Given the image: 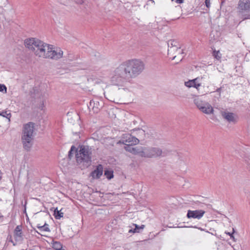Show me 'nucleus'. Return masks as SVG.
<instances>
[{
  "mask_svg": "<svg viewBox=\"0 0 250 250\" xmlns=\"http://www.w3.org/2000/svg\"><path fill=\"white\" fill-rule=\"evenodd\" d=\"M145 67L144 62L140 59H133L124 61L114 70L111 82L114 85L124 86L140 75Z\"/></svg>",
  "mask_w": 250,
  "mask_h": 250,
  "instance_id": "obj_1",
  "label": "nucleus"
},
{
  "mask_svg": "<svg viewBox=\"0 0 250 250\" xmlns=\"http://www.w3.org/2000/svg\"><path fill=\"white\" fill-rule=\"evenodd\" d=\"M49 225L47 223H45L43 226H37V227L41 230L43 231L50 232V229L48 227Z\"/></svg>",
  "mask_w": 250,
  "mask_h": 250,
  "instance_id": "obj_20",
  "label": "nucleus"
},
{
  "mask_svg": "<svg viewBox=\"0 0 250 250\" xmlns=\"http://www.w3.org/2000/svg\"><path fill=\"white\" fill-rule=\"evenodd\" d=\"M34 129V124L32 122L25 124L23 127L21 140L24 148L27 151L30 150L32 146Z\"/></svg>",
  "mask_w": 250,
  "mask_h": 250,
  "instance_id": "obj_3",
  "label": "nucleus"
},
{
  "mask_svg": "<svg viewBox=\"0 0 250 250\" xmlns=\"http://www.w3.org/2000/svg\"><path fill=\"white\" fill-rule=\"evenodd\" d=\"M151 151H152V152L150 154H146L145 153H147V152H141V156H146V157H152L153 155H154L155 153H156V151H155V150L154 148H153L151 150Z\"/></svg>",
  "mask_w": 250,
  "mask_h": 250,
  "instance_id": "obj_24",
  "label": "nucleus"
},
{
  "mask_svg": "<svg viewBox=\"0 0 250 250\" xmlns=\"http://www.w3.org/2000/svg\"><path fill=\"white\" fill-rule=\"evenodd\" d=\"M0 115L8 119L9 121H10V119L11 117V113L10 112H8L7 111H2L1 113H0Z\"/></svg>",
  "mask_w": 250,
  "mask_h": 250,
  "instance_id": "obj_25",
  "label": "nucleus"
},
{
  "mask_svg": "<svg viewBox=\"0 0 250 250\" xmlns=\"http://www.w3.org/2000/svg\"><path fill=\"white\" fill-rule=\"evenodd\" d=\"M53 248L56 250H62V246L60 242L56 241L53 244Z\"/></svg>",
  "mask_w": 250,
  "mask_h": 250,
  "instance_id": "obj_22",
  "label": "nucleus"
},
{
  "mask_svg": "<svg viewBox=\"0 0 250 250\" xmlns=\"http://www.w3.org/2000/svg\"><path fill=\"white\" fill-rule=\"evenodd\" d=\"M238 8L242 11H250V0H239Z\"/></svg>",
  "mask_w": 250,
  "mask_h": 250,
  "instance_id": "obj_11",
  "label": "nucleus"
},
{
  "mask_svg": "<svg viewBox=\"0 0 250 250\" xmlns=\"http://www.w3.org/2000/svg\"><path fill=\"white\" fill-rule=\"evenodd\" d=\"M205 213V211L203 210H188L187 217L188 219L193 218L200 219Z\"/></svg>",
  "mask_w": 250,
  "mask_h": 250,
  "instance_id": "obj_8",
  "label": "nucleus"
},
{
  "mask_svg": "<svg viewBox=\"0 0 250 250\" xmlns=\"http://www.w3.org/2000/svg\"><path fill=\"white\" fill-rule=\"evenodd\" d=\"M190 227L191 228H198L196 226H194V227H192V226H191Z\"/></svg>",
  "mask_w": 250,
  "mask_h": 250,
  "instance_id": "obj_38",
  "label": "nucleus"
},
{
  "mask_svg": "<svg viewBox=\"0 0 250 250\" xmlns=\"http://www.w3.org/2000/svg\"><path fill=\"white\" fill-rule=\"evenodd\" d=\"M62 55L63 51L60 48L55 49L52 45L49 44V47L43 58L57 60L62 58Z\"/></svg>",
  "mask_w": 250,
  "mask_h": 250,
  "instance_id": "obj_5",
  "label": "nucleus"
},
{
  "mask_svg": "<svg viewBox=\"0 0 250 250\" xmlns=\"http://www.w3.org/2000/svg\"><path fill=\"white\" fill-rule=\"evenodd\" d=\"M92 149L88 146L82 145L76 154V161L78 163H83L86 166L91 165Z\"/></svg>",
  "mask_w": 250,
  "mask_h": 250,
  "instance_id": "obj_4",
  "label": "nucleus"
},
{
  "mask_svg": "<svg viewBox=\"0 0 250 250\" xmlns=\"http://www.w3.org/2000/svg\"><path fill=\"white\" fill-rule=\"evenodd\" d=\"M212 54L213 56L217 60H219L221 59V56L219 55L220 54L219 51L214 50Z\"/></svg>",
  "mask_w": 250,
  "mask_h": 250,
  "instance_id": "obj_27",
  "label": "nucleus"
},
{
  "mask_svg": "<svg viewBox=\"0 0 250 250\" xmlns=\"http://www.w3.org/2000/svg\"><path fill=\"white\" fill-rule=\"evenodd\" d=\"M244 20L249 19H250V14L244 15Z\"/></svg>",
  "mask_w": 250,
  "mask_h": 250,
  "instance_id": "obj_33",
  "label": "nucleus"
},
{
  "mask_svg": "<svg viewBox=\"0 0 250 250\" xmlns=\"http://www.w3.org/2000/svg\"><path fill=\"white\" fill-rule=\"evenodd\" d=\"M103 173V167L102 165L99 164L96 166V169L90 173V176L94 179H99Z\"/></svg>",
  "mask_w": 250,
  "mask_h": 250,
  "instance_id": "obj_10",
  "label": "nucleus"
},
{
  "mask_svg": "<svg viewBox=\"0 0 250 250\" xmlns=\"http://www.w3.org/2000/svg\"><path fill=\"white\" fill-rule=\"evenodd\" d=\"M200 110L202 112L207 114H210L213 113V112L214 111L212 106L208 103H206L204 106L201 107Z\"/></svg>",
  "mask_w": 250,
  "mask_h": 250,
  "instance_id": "obj_14",
  "label": "nucleus"
},
{
  "mask_svg": "<svg viewBox=\"0 0 250 250\" xmlns=\"http://www.w3.org/2000/svg\"><path fill=\"white\" fill-rule=\"evenodd\" d=\"M139 142V140L136 137L130 134H124L122 135L121 139L118 142V144L136 145Z\"/></svg>",
  "mask_w": 250,
  "mask_h": 250,
  "instance_id": "obj_6",
  "label": "nucleus"
},
{
  "mask_svg": "<svg viewBox=\"0 0 250 250\" xmlns=\"http://www.w3.org/2000/svg\"><path fill=\"white\" fill-rule=\"evenodd\" d=\"M37 226H41L40 225L38 224Z\"/></svg>",
  "mask_w": 250,
  "mask_h": 250,
  "instance_id": "obj_39",
  "label": "nucleus"
},
{
  "mask_svg": "<svg viewBox=\"0 0 250 250\" xmlns=\"http://www.w3.org/2000/svg\"><path fill=\"white\" fill-rule=\"evenodd\" d=\"M175 2L177 3L181 4V3H183L184 0H175Z\"/></svg>",
  "mask_w": 250,
  "mask_h": 250,
  "instance_id": "obj_34",
  "label": "nucleus"
},
{
  "mask_svg": "<svg viewBox=\"0 0 250 250\" xmlns=\"http://www.w3.org/2000/svg\"><path fill=\"white\" fill-rule=\"evenodd\" d=\"M210 0H205V5L207 8H209L210 6Z\"/></svg>",
  "mask_w": 250,
  "mask_h": 250,
  "instance_id": "obj_30",
  "label": "nucleus"
},
{
  "mask_svg": "<svg viewBox=\"0 0 250 250\" xmlns=\"http://www.w3.org/2000/svg\"><path fill=\"white\" fill-rule=\"evenodd\" d=\"M240 156H241V157H242V158H244V159H245V162H246V163H248V164H249V165H250V163H249V161H248V160H247V157H246V156H245V154L242 153V154H241L240 155Z\"/></svg>",
  "mask_w": 250,
  "mask_h": 250,
  "instance_id": "obj_31",
  "label": "nucleus"
},
{
  "mask_svg": "<svg viewBox=\"0 0 250 250\" xmlns=\"http://www.w3.org/2000/svg\"><path fill=\"white\" fill-rule=\"evenodd\" d=\"M2 173L1 171L0 170V181L2 179Z\"/></svg>",
  "mask_w": 250,
  "mask_h": 250,
  "instance_id": "obj_37",
  "label": "nucleus"
},
{
  "mask_svg": "<svg viewBox=\"0 0 250 250\" xmlns=\"http://www.w3.org/2000/svg\"><path fill=\"white\" fill-rule=\"evenodd\" d=\"M74 0L78 4H82L83 3V0Z\"/></svg>",
  "mask_w": 250,
  "mask_h": 250,
  "instance_id": "obj_35",
  "label": "nucleus"
},
{
  "mask_svg": "<svg viewBox=\"0 0 250 250\" xmlns=\"http://www.w3.org/2000/svg\"><path fill=\"white\" fill-rule=\"evenodd\" d=\"M102 107V105H100V102L97 99L91 100L88 105L89 110H92L94 113H98Z\"/></svg>",
  "mask_w": 250,
  "mask_h": 250,
  "instance_id": "obj_9",
  "label": "nucleus"
},
{
  "mask_svg": "<svg viewBox=\"0 0 250 250\" xmlns=\"http://www.w3.org/2000/svg\"><path fill=\"white\" fill-rule=\"evenodd\" d=\"M125 149L128 152H130L131 153H132L133 154H136L139 153V152H138L136 148H134L131 147L133 145H125Z\"/></svg>",
  "mask_w": 250,
  "mask_h": 250,
  "instance_id": "obj_19",
  "label": "nucleus"
},
{
  "mask_svg": "<svg viewBox=\"0 0 250 250\" xmlns=\"http://www.w3.org/2000/svg\"><path fill=\"white\" fill-rule=\"evenodd\" d=\"M196 79H194L192 80H189L188 82H186L185 83V85L188 87H193L196 88H198L199 86H200V83H196Z\"/></svg>",
  "mask_w": 250,
  "mask_h": 250,
  "instance_id": "obj_17",
  "label": "nucleus"
},
{
  "mask_svg": "<svg viewBox=\"0 0 250 250\" xmlns=\"http://www.w3.org/2000/svg\"><path fill=\"white\" fill-rule=\"evenodd\" d=\"M182 59H183V58H182L180 59V61H182Z\"/></svg>",
  "mask_w": 250,
  "mask_h": 250,
  "instance_id": "obj_40",
  "label": "nucleus"
},
{
  "mask_svg": "<svg viewBox=\"0 0 250 250\" xmlns=\"http://www.w3.org/2000/svg\"><path fill=\"white\" fill-rule=\"evenodd\" d=\"M4 90L5 91V93H6L7 87L5 85L0 84V92H3Z\"/></svg>",
  "mask_w": 250,
  "mask_h": 250,
  "instance_id": "obj_28",
  "label": "nucleus"
},
{
  "mask_svg": "<svg viewBox=\"0 0 250 250\" xmlns=\"http://www.w3.org/2000/svg\"><path fill=\"white\" fill-rule=\"evenodd\" d=\"M63 213L61 212V210H58L56 208L54 210V215L56 219H60L61 218L63 217Z\"/></svg>",
  "mask_w": 250,
  "mask_h": 250,
  "instance_id": "obj_21",
  "label": "nucleus"
},
{
  "mask_svg": "<svg viewBox=\"0 0 250 250\" xmlns=\"http://www.w3.org/2000/svg\"><path fill=\"white\" fill-rule=\"evenodd\" d=\"M104 175L108 179L110 180L113 177V172L112 170H105L104 171Z\"/></svg>",
  "mask_w": 250,
  "mask_h": 250,
  "instance_id": "obj_23",
  "label": "nucleus"
},
{
  "mask_svg": "<svg viewBox=\"0 0 250 250\" xmlns=\"http://www.w3.org/2000/svg\"><path fill=\"white\" fill-rule=\"evenodd\" d=\"M222 117L229 122L236 123V119L234 118V114L232 112L223 111L222 112Z\"/></svg>",
  "mask_w": 250,
  "mask_h": 250,
  "instance_id": "obj_12",
  "label": "nucleus"
},
{
  "mask_svg": "<svg viewBox=\"0 0 250 250\" xmlns=\"http://www.w3.org/2000/svg\"><path fill=\"white\" fill-rule=\"evenodd\" d=\"M132 226L134 228H130L128 230V232L129 233H140L145 227L144 225L139 226L136 224H132Z\"/></svg>",
  "mask_w": 250,
  "mask_h": 250,
  "instance_id": "obj_13",
  "label": "nucleus"
},
{
  "mask_svg": "<svg viewBox=\"0 0 250 250\" xmlns=\"http://www.w3.org/2000/svg\"><path fill=\"white\" fill-rule=\"evenodd\" d=\"M147 5H155V1L154 0H148L147 1L146 3Z\"/></svg>",
  "mask_w": 250,
  "mask_h": 250,
  "instance_id": "obj_29",
  "label": "nucleus"
},
{
  "mask_svg": "<svg viewBox=\"0 0 250 250\" xmlns=\"http://www.w3.org/2000/svg\"><path fill=\"white\" fill-rule=\"evenodd\" d=\"M21 226H17L14 229V235L16 240H20L22 238V229Z\"/></svg>",
  "mask_w": 250,
  "mask_h": 250,
  "instance_id": "obj_16",
  "label": "nucleus"
},
{
  "mask_svg": "<svg viewBox=\"0 0 250 250\" xmlns=\"http://www.w3.org/2000/svg\"><path fill=\"white\" fill-rule=\"evenodd\" d=\"M25 46L39 57L43 58L49 44L37 38H29L24 41Z\"/></svg>",
  "mask_w": 250,
  "mask_h": 250,
  "instance_id": "obj_2",
  "label": "nucleus"
},
{
  "mask_svg": "<svg viewBox=\"0 0 250 250\" xmlns=\"http://www.w3.org/2000/svg\"><path fill=\"white\" fill-rule=\"evenodd\" d=\"M74 151H77V149L74 146H72L68 152V157L70 159H71L72 155L73 154V152Z\"/></svg>",
  "mask_w": 250,
  "mask_h": 250,
  "instance_id": "obj_26",
  "label": "nucleus"
},
{
  "mask_svg": "<svg viewBox=\"0 0 250 250\" xmlns=\"http://www.w3.org/2000/svg\"><path fill=\"white\" fill-rule=\"evenodd\" d=\"M227 234H228L230 236V239H233L235 241V240H234L235 238L233 236V232H232V233L228 232V233H227Z\"/></svg>",
  "mask_w": 250,
  "mask_h": 250,
  "instance_id": "obj_32",
  "label": "nucleus"
},
{
  "mask_svg": "<svg viewBox=\"0 0 250 250\" xmlns=\"http://www.w3.org/2000/svg\"><path fill=\"white\" fill-rule=\"evenodd\" d=\"M171 152L170 150L167 148L164 147L162 148H157V157H166L168 156Z\"/></svg>",
  "mask_w": 250,
  "mask_h": 250,
  "instance_id": "obj_15",
  "label": "nucleus"
},
{
  "mask_svg": "<svg viewBox=\"0 0 250 250\" xmlns=\"http://www.w3.org/2000/svg\"><path fill=\"white\" fill-rule=\"evenodd\" d=\"M216 92H219V93H221V91H222V87H219L217 89H216Z\"/></svg>",
  "mask_w": 250,
  "mask_h": 250,
  "instance_id": "obj_36",
  "label": "nucleus"
},
{
  "mask_svg": "<svg viewBox=\"0 0 250 250\" xmlns=\"http://www.w3.org/2000/svg\"><path fill=\"white\" fill-rule=\"evenodd\" d=\"M177 42L174 41H170L167 42L168 45V55L169 56L172 55V60H174L177 57V55L173 56L174 53H175L178 55L183 54V50L180 49V47L177 46L176 44Z\"/></svg>",
  "mask_w": 250,
  "mask_h": 250,
  "instance_id": "obj_7",
  "label": "nucleus"
},
{
  "mask_svg": "<svg viewBox=\"0 0 250 250\" xmlns=\"http://www.w3.org/2000/svg\"><path fill=\"white\" fill-rule=\"evenodd\" d=\"M194 103L196 105L197 107L200 110L201 107L204 106L206 102H203L199 98L197 97L194 99Z\"/></svg>",
  "mask_w": 250,
  "mask_h": 250,
  "instance_id": "obj_18",
  "label": "nucleus"
},
{
  "mask_svg": "<svg viewBox=\"0 0 250 250\" xmlns=\"http://www.w3.org/2000/svg\"><path fill=\"white\" fill-rule=\"evenodd\" d=\"M172 1H173V0H171Z\"/></svg>",
  "mask_w": 250,
  "mask_h": 250,
  "instance_id": "obj_41",
  "label": "nucleus"
}]
</instances>
